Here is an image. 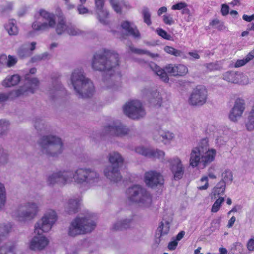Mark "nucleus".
Here are the masks:
<instances>
[{
  "label": "nucleus",
  "mask_w": 254,
  "mask_h": 254,
  "mask_svg": "<svg viewBox=\"0 0 254 254\" xmlns=\"http://www.w3.org/2000/svg\"><path fill=\"white\" fill-rule=\"evenodd\" d=\"M99 175L95 171L90 169L79 168L73 174L70 171H64L54 173L49 176L48 179L50 185L58 184L64 186L70 183L74 180L78 184L90 183L91 181H95L98 179Z\"/></svg>",
  "instance_id": "nucleus-1"
},
{
  "label": "nucleus",
  "mask_w": 254,
  "mask_h": 254,
  "mask_svg": "<svg viewBox=\"0 0 254 254\" xmlns=\"http://www.w3.org/2000/svg\"><path fill=\"white\" fill-rule=\"evenodd\" d=\"M57 218L56 212L54 210H50L36 223L34 232L37 235L33 237L30 242L29 248L31 250H42L48 245V240L42 234L48 232L51 229Z\"/></svg>",
  "instance_id": "nucleus-2"
},
{
  "label": "nucleus",
  "mask_w": 254,
  "mask_h": 254,
  "mask_svg": "<svg viewBox=\"0 0 254 254\" xmlns=\"http://www.w3.org/2000/svg\"><path fill=\"white\" fill-rule=\"evenodd\" d=\"M118 54L106 49L96 53L92 61V67L95 70L109 71L119 65Z\"/></svg>",
  "instance_id": "nucleus-3"
},
{
  "label": "nucleus",
  "mask_w": 254,
  "mask_h": 254,
  "mask_svg": "<svg viewBox=\"0 0 254 254\" xmlns=\"http://www.w3.org/2000/svg\"><path fill=\"white\" fill-rule=\"evenodd\" d=\"M71 81L77 94L82 98H88L93 96L95 88L93 82L85 77L82 69H76L71 76Z\"/></svg>",
  "instance_id": "nucleus-4"
},
{
  "label": "nucleus",
  "mask_w": 254,
  "mask_h": 254,
  "mask_svg": "<svg viewBox=\"0 0 254 254\" xmlns=\"http://www.w3.org/2000/svg\"><path fill=\"white\" fill-rule=\"evenodd\" d=\"M149 66L155 73L165 82H168L169 81V77L167 72L174 76L183 77L186 75L189 72L188 67L182 64H168L165 67V70L153 63L149 64Z\"/></svg>",
  "instance_id": "nucleus-5"
},
{
  "label": "nucleus",
  "mask_w": 254,
  "mask_h": 254,
  "mask_svg": "<svg viewBox=\"0 0 254 254\" xmlns=\"http://www.w3.org/2000/svg\"><path fill=\"white\" fill-rule=\"evenodd\" d=\"M126 193L129 200L138 204L141 206L148 207L152 202L150 193L139 185H134L129 188Z\"/></svg>",
  "instance_id": "nucleus-6"
},
{
  "label": "nucleus",
  "mask_w": 254,
  "mask_h": 254,
  "mask_svg": "<svg viewBox=\"0 0 254 254\" xmlns=\"http://www.w3.org/2000/svg\"><path fill=\"white\" fill-rule=\"evenodd\" d=\"M40 144L43 152L50 156H57L63 150V143L61 139L55 136H43Z\"/></svg>",
  "instance_id": "nucleus-7"
},
{
  "label": "nucleus",
  "mask_w": 254,
  "mask_h": 254,
  "mask_svg": "<svg viewBox=\"0 0 254 254\" xmlns=\"http://www.w3.org/2000/svg\"><path fill=\"white\" fill-rule=\"evenodd\" d=\"M109 161L111 165L107 167L104 170L105 175L111 181L117 183L122 178L119 168L122 165L124 159L119 153L114 152L109 154Z\"/></svg>",
  "instance_id": "nucleus-8"
},
{
  "label": "nucleus",
  "mask_w": 254,
  "mask_h": 254,
  "mask_svg": "<svg viewBox=\"0 0 254 254\" xmlns=\"http://www.w3.org/2000/svg\"><path fill=\"white\" fill-rule=\"evenodd\" d=\"M96 223L87 218L76 217L71 223L68 235L74 237L91 232L96 227Z\"/></svg>",
  "instance_id": "nucleus-9"
},
{
  "label": "nucleus",
  "mask_w": 254,
  "mask_h": 254,
  "mask_svg": "<svg viewBox=\"0 0 254 254\" xmlns=\"http://www.w3.org/2000/svg\"><path fill=\"white\" fill-rule=\"evenodd\" d=\"M124 112L128 117L132 119H138L145 115L141 103L138 100L127 102L124 107Z\"/></svg>",
  "instance_id": "nucleus-10"
},
{
  "label": "nucleus",
  "mask_w": 254,
  "mask_h": 254,
  "mask_svg": "<svg viewBox=\"0 0 254 254\" xmlns=\"http://www.w3.org/2000/svg\"><path fill=\"white\" fill-rule=\"evenodd\" d=\"M40 15L43 19L48 21V23H41L34 21L32 24V27L34 31H43L49 30L50 28H54L56 24L55 15L44 9L39 11Z\"/></svg>",
  "instance_id": "nucleus-11"
},
{
  "label": "nucleus",
  "mask_w": 254,
  "mask_h": 254,
  "mask_svg": "<svg viewBox=\"0 0 254 254\" xmlns=\"http://www.w3.org/2000/svg\"><path fill=\"white\" fill-rule=\"evenodd\" d=\"M209 147L208 140L207 138L202 139L199 143V146L193 148L190 153V164L192 167H197L199 163H201V155L202 152L206 150Z\"/></svg>",
  "instance_id": "nucleus-12"
},
{
  "label": "nucleus",
  "mask_w": 254,
  "mask_h": 254,
  "mask_svg": "<svg viewBox=\"0 0 254 254\" xmlns=\"http://www.w3.org/2000/svg\"><path fill=\"white\" fill-rule=\"evenodd\" d=\"M207 91L204 86L198 85L194 88L189 100L191 105L200 106L204 104L207 99Z\"/></svg>",
  "instance_id": "nucleus-13"
},
{
  "label": "nucleus",
  "mask_w": 254,
  "mask_h": 254,
  "mask_svg": "<svg viewBox=\"0 0 254 254\" xmlns=\"http://www.w3.org/2000/svg\"><path fill=\"white\" fill-rule=\"evenodd\" d=\"M18 213V220L20 221L31 220L36 215L38 209L34 203H28L19 208Z\"/></svg>",
  "instance_id": "nucleus-14"
},
{
  "label": "nucleus",
  "mask_w": 254,
  "mask_h": 254,
  "mask_svg": "<svg viewBox=\"0 0 254 254\" xmlns=\"http://www.w3.org/2000/svg\"><path fill=\"white\" fill-rule=\"evenodd\" d=\"M144 181L146 186L150 188H154L164 184L163 176L155 171H149L145 172L144 176Z\"/></svg>",
  "instance_id": "nucleus-15"
},
{
  "label": "nucleus",
  "mask_w": 254,
  "mask_h": 254,
  "mask_svg": "<svg viewBox=\"0 0 254 254\" xmlns=\"http://www.w3.org/2000/svg\"><path fill=\"white\" fill-rule=\"evenodd\" d=\"M169 162L174 180H179L182 179L184 174V167L181 160L177 157L171 159Z\"/></svg>",
  "instance_id": "nucleus-16"
},
{
  "label": "nucleus",
  "mask_w": 254,
  "mask_h": 254,
  "mask_svg": "<svg viewBox=\"0 0 254 254\" xmlns=\"http://www.w3.org/2000/svg\"><path fill=\"white\" fill-rule=\"evenodd\" d=\"M105 132L112 135L123 136L128 134L129 129L121 123L115 124L113 126L105 127Z\"/></svg>",
  "instance_id": "nucleus-17"
},
{
  "label": "nucleus",
  "mask_w": 254,
  "mask_h": 254,
  "mask_svg": "<svg viewBox=\"0 0 254 254\" xmlns=\"http://www.w3.org/2000/svg\"><path fill=\"white\" fill-rule=\"evenodd\" d=\"M135 151L138 154L153 159H163L165 156V153L162 151L151 149L142 146L136 147Z\"/></svg>",
  "instance_id": "nucleus-18"
},
{
  "label": "nucleus",
  "mask_w": 254,
  "mask_h": 254,
  "mask_svg": "<svg viewBox=\"0 0 254 254\" xmlns=\"http://www.w3.org/2000/svg\"><path fill=\"white\" fill-rule=\"evenodd\" d=\"M245 103L242 99L238 98L235 102L234 106L229 114V119L231 121L236 122L238 118L242 115L245 109Z\"/></svg>",
  "instance_id": "nucleus-19"
},
{
  "label": "nucleus",
  "mask_w": 254,
  "mask_h": 254,
  "mask_svg": "<svg viewBox=\"0 0 254 254\" xmlns=\"http://www.w3.org/2000/svg\"><path fill=\"white\" fill-rule=\"evenodd\" d=\"M121 27L126 32V33L131 36L135 39H139L140 38V33L137 26L132 22L128 20L123 21L121 23Z\"/></svg>",
  "instance_id": "nucleus-20"
},
{
  "label": "nucleus",
  "mask_w": 254,
  "mask_h": 254,
  "mask_svg": "<svg viewBox=\"0 0 254 254\" xmlns=\"http://www.w3.org/2000/svg\"><path fill=\"white\" fill-rule=\"evenodd\" d=\"M25 80L27 81V83L28 84L30 87L24 91H23L22 89L17 90L16 91V94L17 96L24 95L26 92H28L33 93L35 89H37L39 86V81L38 79L37 78L30 77V75L29 74L26 75Z\"/></svg>",
  "instance_id": "nucleus-21"
},
{
  "label": "nucleus",
  "mask_w": 254,
  "mask_h": 254,
  "mask_svg": "<svg viewBox=\"0 0 254 254\" xmlns=\"http://www.w3.org/2000/svg\"><path fill=\"white\" fill-rule=\"evenodd\" d=\"M201 155V163L204 167H205L207 165L213 162L215 158L216 155V151L215 149L208 148L206 150H204V152Z\"/></svg>",
  "instance_id": "nucleus-22"
},
{
  "label": "nucleus",
  "mask_w": 254,
  "mask_h": 254,
  "mask_svg": "<svg viewBox=\"0 0 254 254\" xmlns=\"http://www.w3.org/2000/svg\"><path fill=\"white\" fill-rule=\"evenodd\" d=\"M15 243L8 242L0 247V254H16Z\"/></svg>",
  "instance_id": "nucleus-23"
},
{
  "label": "nucleus",
  "mask_w": 254,
  "mask_h": 254,
  "mask_svg": "<svg viewBox=\"0 0 254 254\" xmlns=\"http://www.w3.org/2000/svg\"><path fill=\"white\" fill-rule=\"evenodd\" d=\"M241 77L240 73L234 71H227L223 74L224 80L233 83H238Z\"/></svg>",
  "instance_id": "nucleus-24"
},
{
  "label": "nucleus",
  "mask_w": 254,
  "mask_h": 254,
  "mask_svg": "<svg viewBox=\"0 0 254 254\" xmlns=\"http://www.w3.org/2000/svg\"><path fill=\"white\" fill-rule=\"evenodd\" d=\"M226 188V183L223 180L219 182L214 188L212 192V198H216L224 194Z\"/></svg>",
  "instance_id": "nucleus-25"
},
{
  "label": "nucleus",
  "mask_w": 254,
  "mask_h": 254,
  "mask_svg": "<svg viewBox=\"0 0 254 254\" xmlns=\"http://www.w3.org/2000/svg\"><path fill=\"white\" fill-rule=\"evenodd\" d=\"M20 80V76L17 74L6 77L2 82V85L5 87H9L17 85Z\"/></svg>",
  "instance_id": "nucleus-26"
},
{
  "label": "nucleus",
  "mask_w": 254,
  "mask_h": 254,
  "mask_svg": "<svg viewBox=\"0 0 254 254\" xmlns=\"http://www.w3.org/2000/svg\"><path fill=\"white\" fill-rule=\"evenodd\" d=\"M69 24L66 23L65 18L61 16L56 27V31L58 35H62L67 32Z\"/></svg>",
  "instance_id": "nucleus-27"
},
{
  "label": "nucleus",
  "mask_w": 254,
  "mask_h": 254,
  "mask_svg": "<svg viewBox=\"0 0 254 254\" xmlns=\"http://www.w3.org/2000/svg\"><path fill=\"white\" fill-rule=\"evenodd\" d=\"M80 201L79 199H71L69 200L67 210L68 213H76L78 212L80 207Z\"/></svg>",
  "instance_id": "nucleus-28"
},
{
  "label": "nucleus",
  "mask_w": 254,
  "mask_h": 254,
  "mask_svg": "<svg viewBox=\"0 0 254 254\" xmlns=\"http://www.w3.org/2000/svg\"><path fill=\"white\" fill-rule=\"evenodd\" d=\"M164 50L167 54L173 55L176 57H181L183 59L187 58V57L185 56L184 52L171 46H165L164 48Z\"/></svg>",
  "instance_id": "nucleus-29"
},
{
  "label": "nucleus",
  "mask_w": 254,
  "mask_h": 254,
  "mask_svg": "<svg viewBox=\"0 0 254 254\" xmlns=\"http://www.w3.org/2000/svg\"><path fill=\"white\" fill-rule=\"evenodd\" d=\"M13 21V19L10 20L4 26L10 35H16L18 33V28Z\"/></svg>",
  "instance_id": "nucleus-30"
},
{
  "label": "nucleus",
  "mask_w": 254,
  "mask_h": 254,
  "mask_svg": "<svg viewBox=\"0 0 254 254\" xmlns=\"http://www.w3.org/2000/svg\"><path fill=\"white\" fill-rule=\"evenodd\" d=\"M12 228L10 223L0 224V243L4 240L5 236L9 233Z\"/></svg>",
  "instance_id": "nucleus-31"
},
{
  "label": "nucleus",
  "mask_w": 254,
  "mask_h": 254,
  "mask_svg": "<svg viewBox=\"0 0 254 254\" xmlns=\"http://www.w3.org/2000/svg\"><path fill=\"white\" fill-rule=\"evenodd\" d=\"M131 221L129 220H124L115 223L113 227L114 230H123L128 228Z\"/></svg>",
  "instance_id": "nucleus-32"
},
{
  "label": "nucleus",
  "mask_w": 254,
  "mask_h": 254,
  "mask_svg": "<svg viewBox=\"0 0 254 254\" xmlns=\"http://www.w3.org/2000/svg\"><path fill=\"white\" fill-rule=\"evenodd\" d=\"M246 126L248 130H252L254 129V105L249 113L248 120Z\"/></svg>",
  "instance_id": "nucleus-33"
},
{
  "label": "nucleus",
  "mask_w": 254,
  "mask_h": 254,
  "mask_svg": "<svg viewBox=\"0 0 254 254\" xmlns=\"http://www.w3.org/2000/svg\"><path fill=\"white\" fill-rule=\"evenodd\" d=\"M209 25L212 27H214L219 31H223L226 28L224 22L220 21L217 18L211 20L209 23Z\"/></svg>",
  "instance_id": "nucleus-34"
},
{
  "label": "nucleus",
  "mask_w": 254,
  "mask_h": 254,
  "mask_svg": "<svg viewBox=\"0 0 254 254\" xmlns=\"http://www.w3.org/2000/svg\"><path fill=\"white\" fill-rule=\"evenodd\" d=\"M142 13L144 22L148 26L151 25L152 24L151 14L148 8L146 7L143 8Z\"/></svg>",
  "instance_id": "nucleus-35"
},
{
  "label": "nucleus",
  "mask_w": 254,
  "mask_h": 254,
  "mask_svg": "<svg viewBox=\"0 0 254 254\" xmlns=\"http://www.w3.org/2000/svg\"><path fill=\"white\" fill-rule=\"evenodd\" d=\"M5 200V188L3 184L0 183V210L4 206Z\"/></svg>",
  "instance_id": "nucleus-36"
},
{
  "label": "nucleus",
  "mask_w": 254,
  "mask_h": 254,
  "mask_svg": "<svg viewBox=\"0 0 254 254\" xmlns=\"http://www.w3.org/2000/svg\"><path fill=\"white\" fill-rule=\"evenodd\" d=\"M224 201V198L222 197H219L217 199L212 206L211 211L214 213L218 212Z\"/></svg>",
  "instance_id": "nucleus-37"
},
{
  "label": "nucleus",
  "mask_w": 254,
  "mask_h": 254,
  "mask_svg": "<svg viewBox=\"0 0 254 254\" xmlns=\"http://www.w3.org/2000/svg\"><path fill=\"white\" fill-rule=\"evenodd\" d=\"M9 125L8 122L0 120V137L5 134Z\"/></svg>",
  "instance_id": "nucleus-38"
},
{
  "label": "nucleus",
  "mask_w": 254,
  "mask_h": 254,
  "mask_svg": "<svg viewBox=\"0 0 254 254\" xmlns=\"http://www.w3.org/2000/svg\"><path fill=\"white\" fill-rule=\"evenodd\" d=\"M156 32L159 36L165 40H171L172 39V36L162 28L157 29Z\"/></svg>",
  "instance_id": "nucleus-39"
},
{
  "label": "nucleus",
  "mask_w": 254,
  "mask_h": 254,
  "mask_svg": "<svg viewBox=\"0 0 254 254\" xmlns=\"http://www.w3.org/2000/svg\"><path fill=\"white\" fill-rule=\"evenodd\" d=\"M17 62V59L13 56L8 55L6 62V66L8 67H11L16 64Z\"/></svg>",
  "instance_id": "nucleus-40"
},
{
  "label": "nucleus",
  "mask_w": 254,
  "mask_h": 254,
  "mask_svg": "<svg viewBox=\"0 0 254 254\" xmlns=\"http://www.w3.org/2000/svg\"><path fill=\"white\" fill-rule=\"evenodd\" d=\"M162 18L163 22L166 25H172L175 23L174 20L170 14H164L162 16Z\"/></svg>",
  "instance_id": "nucleus-41"
},
{
  "label": "nucleus",
  "mask_w": 254,
  "mask_h": 254,
  "mask_svg": "<svg viewBox=\"0 0 254 254\" xmlns=\"http://www.w3.org/2000/svg\"><path fill=\"white\" fill-rule=\"evenodd\" d=\"M67 33L70 35L76 36L81 33V31L78 29L75 28L74 26L69 24Z\"/></svg>",
  "instance_id": "nucleus-42"
},
{
  "label": "nucleus",
  "mask_w": 254,
  "mask_h": 254,
  "mask_svg": "<svg viewBox=\"0 0 254 254\" xmlns=\"http://www.w3.org/2000/svg\"><path fill=\"white\" fill-rule=\"evenodd\" d=\"M110 3L114 10L118 13H121L122 8L119 3L116 0H110Z\"/></svg>",
  "instance_id": "nucleus-43"
},
{
  "label": "nucleus",
  "mask_w": 254,
  "mask_h": 254,
  "mask_svg": "<svg viewBox=\"0 0 254 254\" xmlns=\"http://www.w3.org/2000/svg\"><path fill=\"white\" fill-rule=\"evenodd\" d=\"M200 182H205L204 185H201L197 187L199 190H205L209 186L208 177L206 176H203L200 180Z\"/></svg>",
  "instance_id": "nucleus-44"
},
{
  "label": "nucleus",
  "mask_w": 254,
  "mask_h": 254,
  "mask_svg": "<svg viewBox=\"0 0 254 254\" xmlns=\"http://www.w3.org/2000/svg\"><path fill=\"white\" fill-rule=\"evenodd\" d=\"M164 228V223L163 222H161L160 223V225L158 228V231L160 232V236H163L164 235H166L168 234V233L169 231V226H166L165 227L164 230H163Z\"/></svg>",
  "instance_id": "nucleus-45"
},
{
  "label": "nucleus",
  "mask_w": 254,
  "mask_h": 254,
  "mask_svg": "<svg viewBox=\"0 0 254 254\" xmlns=\"http://www.w3.org/2000/svg\"><path fill=\"white\" fill-rule=\"evenodd\" d=\"M223 179L222 180L224 181V182L226 183V182H232L233 180V175L231 171H226L223 174Z\"/></svg>",
  "instance_id": "nucleus-46"
},
{
  "label": "nucleus",
  "mask_w": 254,
  "mask_h": 254,
  "mask_svg": "<svg viewBox=\"0 0 254 254\" xmlns=\"http://www.w3.org/2000/svg\"><path fill=\"white\" fill-rule=\"evenodd\" d=\"M187 4L184 2H180L172 6V10H181L187 6Z\"/></svg>",
  "instance_id": "nucleus-47"
},
{
  "label": "nucleus",
  "mask_w": 254,
  "mask_h": 254,
  "mask_svg": "<svg viewBox=\"0 0 254 254\" xmlns=\"http://www.w3.org/2000/svg\"><path fill=\"white\" fill-rule=\"evenodd\" d=\"M159 133L160 134V136H162L163 140H171L174 137L173 134L169 131L164 132L163 133L159 132Z\"/></svg>",
  "instance_id": "nucleus-48"
},
{
  "label": "nucleus",
  "mask_w": 254,
  "mask_h": 254,
  "mask_svg": "<svg viewBox=\"0 0 254 254\" xmlns=\"http://www.w3.org/2000/svg\"><path fill=\"white\" fill-rule=\"evenodd\" d=\"M188 55L190 56V59L191 60H198L200 57L197 51L189 52Z\"/></svg>",
  "instance_id": "nucleus-49"
},
{
  "label": "nucleus",
  "mask_w": 254,
  "mask_h": 254,
  "mask_svg": "<svg viewBox=\"0 0 254 254\" xmlns=\"http://www.w3.org/2000/svg\"><path fill=\"white\" fill-rule=\"evenodd\" d=\"M229 12V7L226 4L224 3L221 5V12L223 16L227 15Z\"/></svg>",
  "instance_id": "nucleus-50"
},
{
  "label": "nucleus",
  "mask_w": 254,
  "mask_h": 254,
  "mask_svg": "<svg viewBox=\"0 0 254 254\" xmlns=\"http://www.w3.org/2000/svg\"><path fill=\"white\" fill-rule=\"evenodd\" d=\"M247 63H248V62H247L246 60H245V58L243 59L238 60L235 62L234 66L235 67H240L245 65Z\"/></svg>",
  "instance_id": "nucleus-51"
},
{
  "label": "nucleus",
  "mask_w": 254,
  "mask_h": 254,
  "mask_svg": "<svg viewBox=\"0 0 254 254\" xmlns=\"http://www.w3.org/2000/svg\"><path fill=\"white\" fill-rule=\"evenodd\" d=\"M83 4L81 3L78 5L77 10L79 14H85L88 12V9Z\"/></svg>",
  "instance_id": "nucleus-52"
},
{
  "label": "nucleus",
  "mask_w": 254,
  "mask_h": 254,
  "mask_svg": "<svg viewBox=\"0 0 254 254\" xmlns=\"http://www.w3.org/2000/svg\"><path fill=\"white\" fill-rule=\"evenodd\" d=\"M177 245L178 242L175 240L169 243L168 245V248L170 251H173L176 249Z\"/></svg>",
  "instance_id": "nucleus-53"
},
{
  "label": "nucleus",
  "mask_w": 254,
  "mask_h": 254,
  "mask_svg": "<svg viewBox=\"0 0 254 254\" xmlns=\"http://www.w3.org/2000/svg\"><path fill=\"white\" fill-rule=\"evenodd\" d=\"M10 93H0V103L4 102L7 101L9 98Z\"/></svg>",
  "instance_id": "nucleus-54"
},
{
  "label": "nucleus",
  "mask_w": 254,
  "mask_h": 254,
  "mask_svg": "<svg viewBox=\"0 0 254 254\" xmlns=\"http://www.w3.org/2000/svg\"><path fill=\"white\" fill-rule=\"evenodd\" d=\"M247 247L249 251H254V239H250L247 244Z\"/></svg>",
  "instance_id": "nucleus-55"
},
{
  "label": "nucleus",
  "mask_w": 254,
  "mask_h": 254,
  "mask_svg": "<svg viewBox=\"0 0 254 254\" xmlns=\"http://www.w3.org/2000/svg\"><path fill=\"white\" fill-rule=\"evenodd\" d=\"M95 5L97 9L102 10L104 5V0H95Z\"/></svg>",
  "instance_id": "nucleus-56"
},
{
  "label": "nucleus",
  "mask_w": 254,
  "mask_h": 254,
  "mask_svg": "<svg viewBox=\"0 0 254 254\" xmlns=\"http://www.w3.org/2000/svg\"><path fill=\"white\" fill-rule=\"evenodd\" d=\"M154 94L155 95H157V99H155V101H153L152 102L154 103L155 102H156L155 106H158V107H160L161 105L162 99L161 97H160L159 93V92H157L156 91L154 93Z\"/></svg>",
  "instance_id": "nucleus-57"
},
{
  "label": "nucleus",
  "mask_w": 254,
  "mask_h": 254,
  "mask_svg": "<svg viewBox=\"0 0 254 254\" xmlns=\"http://www.w3.org/2000/svg\"><path fill=\"white\" fill-rule=\"evenodd\" d=\"M254 58V49L250 52L246 56L245 60L249 63Z\"/></svg>",
  "instance_id": "nucleus-58"
},
{
  "label": "nucleus",
  "mask_w": 254,
  "mask_h": 254,
  "mask_svg": "<svg viewBox=\"0 0 254 254\" xmlns=\"http://www.w3.org/2000/svg\"><path fill=\"white\" fill-rule=\"evenodd\" d=\"M243 20L247 22H250L253 20H254V14L251 15H248L247 14H244L242 16Z\"/></svg>",
  "instance_id": "nucleus-59"
},
{
  "label": "nucleus",
  "mask_w": 254,
  "mask_h": 254,
  "mask_svg": "<svg viewBox=\"0 0 254 254\" xmlns=\"http://www.w3.org/2000/svg\"><path fill=\"white\" fill-rule=\"evenodd\" d=\"M214 168L210 167L208 169V176L210 179H215L216 178V176L214 173Z\"/></svg>",
  "instance_id": "nucleus-60"
},
{
  "label": "nucleus",
  "mask_w": 254,
  "mask_h": 254,
  "mask_svg": "<svg viewBox=\"0 0 254 254\" xmlns=\"http://www.w3.org/2000/svg\"><path fill=\"white\" fill-rule=\"evenodd\" d=\"M130 50L132 52L137 54H144L145 53L144 51L142 50L134 48L132 47H130Z\"/></svg>",
  "instance_id": "nucleus-61"
},
{
  "label": "nucleus",
  "mask_w": 254,
  "mask_h": 254,
  "mask_svg": "<svg viewBox=\"0 0 254 254\" xmlns=\"http://www.w3.org/2000/svg\"><path fill=\"white\" fill-rule=\"evenodd\" d=\"M236 221V218L235 216H232L228 221L227 227L229 228L232 227L235 222Z\"/></svg>",
  "instance_id": "nucleus-62"
},
{
  "label": "nucleus",
  "mask_w": 254,
  "mask_h": 254,
  "mask_svg": "<svg viewBox=\"0 0 254 254\" xmlns=\"http://www.w3.org/2000/svg\"><path fill=\"white\" fill-rule=\"evenodd\" d=\"M7 57L6 55L3 54L0 56V64H5L7 61Z\"/></svg>",
  "instance_id": "nucleus-63"
},
{
  "label": "nucleus",
  "mask_w": 254,
  "mask_h": 254,
  "mask_svg": "<svg viewBox=\"0 0 254 254\" xmlns=\"http://www.w3.org/2000/svg\"><path fill=\"white\" fill-rule=\"evenodd\" d=\"M185 232L184 231L180 232L176 236L175 240L177 242L180 241L185 236Z\"/></svg>",
  "instance_id": "nucleus-64"
}]
</instances>
